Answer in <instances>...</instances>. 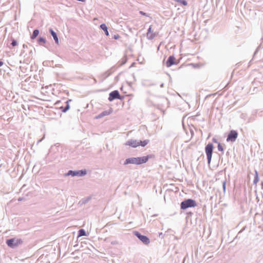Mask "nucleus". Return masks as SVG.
<instances>
[{
    "instance_id": "cd10ccee",
    "label": "nucleus",
    "mask_w": 263,
    "mask_h": 263,
    "mask_svg": "<svg viewBox=\"0 0 263 263\" xmlns=\"http://www.w3.org/2000/svg\"><path fill=\"white\" fill-rule=\"evenodd\" d=\"M212 141H213L214 143H218H218H219V142H218V140H217L216 138H213L212 139Z\"/></svg>"
},
{
    "instance_id": "473e14b6",
    "label": "nucleus",
    "mask_w": 263,
    "mask_h": 263,
    "mask_svg": "<svg viewBox=\"0 0 263 263\" xmlns=\"http://www.w3.org/2000/svg\"><path fill=\"white\" fill-rule=\"evenodd\" d=\"M161 236V238H163V234H162V233H160L159 234V236Z\"/></svg>"
},
{
    "instance_id": "412c9836",
    "label": "nucleus",
    "mask_w": 263,
    "mask_h": 263,
    "mask_svg": "<svg viewBox=\"0 0 263 263\" xmlns=\"http://www.w3.org/2000/svg\"><path fill=\"white\" fill-rule=\"evenodd\" d=\"M258 180H259V178H258V174H257V171H255V176L254 177L253 183L254 184H255L258 181Z\"/></svg>"
},
{
    "instance_id": "7c9ffc66",
    "label": "nucleus",
    "mask_w": 263,
    "mask_h": 263,
    "mask_svg": "<svg viewBox=\"0 0 263 263\" xmlns=\"http://www.w3.org/2000/svg\"><path fill=\"white\" fill-rule=\"evenodd\" d=\"M60 146V144L59 143H56L54 146H55L56 147H58Z\"/></svg>"
},
{
    "instance_id": "a211bd4d",
    "label": "nucleus",
    "mask_w": 263,
    "mask_h": 263,
    "mask_svg": "<svg viewBox=\"0 0 263 263\" xmlns=\"http://www.w3.org/2000/svg\"><path fill=\"white\" fill-rule=\"evenodd\" d=\"M39 34V30L37 29H34L33 31L32 35H31V40L35 39L37 36Z\"/></svg>"
},
{
    "instance_id": "2f4dec72",
    "label": "nucleus",
    "mask_w": 263,
    "mask_h": 263,
    "mask_svg": "<svg viewBox=\"0 0 263 263\" xmlns=\"http://www.w3.org/2000/svg\"><path fill=\"white\" fill-rule=\"evenodd\" d=\"M126 63V60L122 61V63L121 64V65H123Z\"/></svg>"
},
{
    "instance_id": "0eeeda50",
    "label": "nucleus",
    "mask_w": 263,
    "mask_h": 263,
    "mask_svg": "<svg viewBox=\"0 0 263 263\" xmlns=\"http://www.w3.org/2000/svg\"><path fill=\"white\" fill-rule=\"evenodd\" d=\"M122 99L123 97H121V95L117 90H114L109 94L108 100L110 102L115 99L122 100Z\"/></svg>"
},
{
    "instance_id": "39448f33",
    "label": "nucleus",
    "mask_w": 263,
    "mask_h": 263,
    "mask_svg": "<svg viewBox=\"0 0 263 263\" xmlns=\"http://www.w3.org/2000/svg\"><path fill=\"white\" fill-rule=\"evenodd\" d=\"M134 235L144 244L148 245L150 242L149 239L146 236L142 235L138 231H135L134 232Z\"/></svg>"
},
{
    "instance_id": "f03ea898",
    "label": "nucleus",
    "mask_w": 263,
    "mask_h": 263,
    "mask_svg": "<svg viewBox=\"0 0 263 263\" xmlns=\"http://www.w3.org/2000/svg\"><path fill=\"white\" fill-rule=\"evenodd\" d=\"M22 243L23 240L21 239L15 238L8 239L6 240V244L8 247L11 248H15Z\"/></svg>"
},
{
    "instance_id": "f8f14e48",
    "label": "nucleus",
    "mask_w": 263,
    "mask_h": 263,
    "mask_svg": "<svg viewBox=\"0 0 263 263\" xmlns=\"http://www.w3.org/2000/svg\"><path fill=\"white\" fill-rule=\"evenodd\" d=\"M137 157H132L126 159L124 162V165H126L128 164H136Z\"/></svg>"
},
{
    "instance_id": "bb28decb",
    "label": "nucleus",
    "mask_w": 263,
    "mask_h": 263,
    "mask_svg": "<svg viewBox=\"0 0 263 263\" xmlns=\"http://www.w3.org/2000/svg\"><path fill=\"white\" fill-rule=\"evenodd\" d=\"M139 13L142 15L148 16L147 14L142 11H140Z\"/></svg>"
},
{
    "instance_id": "20e7f679",
    "label": "nucleus",
    "mask_w": 263,
    "mask_h": 263,
    "mask_svg": "<svg viewBox=\"0 0 263 263\" xmlns=\"http://www.w3.org/2000/svg\"><path fill=\"white\" fill-rule=\"evenodd\" d=\"M86 174H87V171L86 170H79V171L69 170L64 175L65 176H71L72 177H74V176L82 177V176H84L85 175H86Z\"/></svg>"
},
{
    "instance_id": "1a4fd4ad",
    "label": "nucleus",
    "mask_w": 263,
    "mask_h": 263,
    "mask_svg": "<svg viewBox=\"0 0 263 263\" xmlns=\"http://www.w3.org/2000/svg\"><path fill=\"white\" fill-rule=\"evenodd\" d=\"M176 59L174 55H170L166 61V66L167 67H170L173 65H177Z\"/></svg>"
},
{
    "instance_id": "ddd939ff",
    "label": "nucleus",
    "mask_w": 263,
    "mask_h": 263,
    "mask_svg": "<svg viewBox=\"0 0 263 263\" xmlns=\"http://www.w3.org/2000/svg\"><path fill=\"white\" fill-rule=\"evenodd\" d=\"M156 35L155 33L152 31V26H150L146 33V36L148 40H153Z\"/></svg>"
},
{
    "instance_id": "2eb2a0df",
    "label": "nucleus",
    "mask_w": 263,
    "mask_h": 263,
    "mask_svg": "<svg viewBox=\"0 0 263 263\" xmlns=\"http://www.w3.org/2000/svg\"><path fill=\"white\" fill-rule=\"evenodd\" d=\"M100 28L104 31L105 35L107 36H109V37L110 39V35H109V32L108 31V28H107V26L106 25V24H102L100 25Z\"/></svg>"
},
{
    "instance_id": "423d86ee",
    "label": "nucleus",
    "mask_w": 263,
    "mask_h": 263,
    "mask_svg": "<svg viewBox=\"0 0 263 263\" xmlns=\"http://www.w3.org/2000/svg\"><path fill=\"white\" fill-rule=\"evenodd\" d=\"M238 137V133L236 130H231L229 133L227 138V142H234L236 141L237 138Z\"/></svg>"
},
{
    "instance_id": "b1692460",
    "label": "nucleus",
    "mask_w": 263,
    "mask_h": 263,
    "mask_svg": "<svg viewBox=\"0 0 263 263\" xmlns=\"http://www.w3.org/2000/svg\"><path fill=\"white\" fill-rule=\"evenodd\" d=\"M217 148H218V150L219 151H220V152L223 151V147L220 143H218Z\"/></svg>"
},
{
    "instance_id": "6ab92c4d",
    "label": "nucleus",
    "mask_w": 263,
    "mask_h": 263,
    "mask_svg": "<svg viewBox=\"0 0 263 263\" xmlns=\"http://www.w3.org/2000/svg\"><path fill=\"white\" fill-rule=\"evenodd\" d=\"M86 236H87V234H86L85 231L84 229H81L79 230L78 237Z\"/></svg>"
},
{
    "instance_id": "7ed1b4c3",
    "label": "nucleus",
    "mask_w": 263,
    "mask_h": 263,
    "mask_svg": "<svg viewBox=\"0 0 263 263\" xmlns=\"http://www.w3.org/2000/svg\"><path fill=\"white\" fill-rule=\"evenodd\" d=\"M213 151V145L211 143H208L205 147V151L207 156L208 163L210 164Z\"/></svg>"
},
{
    "instance_id": "dca6fc26",
    "label": "nucleus",
    "mask_w": 263,
    "mask_h": 263,
    "mask_svg": "<svg viewBox=\"0 0 263 263\" xmlns=\"http://www.w3.org/2000/svg\"><path fill=\"white\" fill-rule=\"evenodd\" d=\"M110 113H111L110 111H108V110L103 111L96 117V119H100L104 116H108V115H110Z\"/></svg>"
},
{
    "instance_id": "a878e982",
    "label": "nucleus",
    "mask_w": 263,
    "mask_h": 263,
    "mask_svg": "<svg viewBox=\"0 0 263 263\" xmlns=\"http://www.w3.org/2000/svg\"><path fill=\"white\" fill-rule=\"evenodd\" d=\"M119 37L120 35L118 34H114L111 36V39H114L115 40H118V39H119Z\"/></svg>"
},
{
    "instance_id": "9d476101",
    "label": "nucleus",
    "mask_w": 263,
    "mask_h": 263,
    "mask_svg": "<svg viewBox=\"0 0 263 263\" xmlns=\"http://www.w3.org/2000/svg\"><path fill=\"white\" fill-rule=\"evenodd\" d=\"M125 145L136 148L138 146V141L135 139H130L125 142Z\"/></svg>"
},
{
    "instance_id": "5701e85b",
    "label": "nucleus",
    "mask_w": 263,
    "mask_h": 263,
    "mask_svg": "<svg viewBox=\"0 0 263 263\" xmlns=\"http://www.w3.org/2000/svg\"><path fill=\"white\" fill-rule=\"evenodd\" d=\"M222 189L223 193H225L226 190V180L222 181Z\"/></svg>"
},
{
    "instance_id": "9b49d317",
    "label": "nucleus",
    "mask_w": 263,
    "mask_h": 263,
    "mask_svg": "<svg viewBox=\"0 0 263 263\" xmlns=\"http://www.w3.org/2000/svg\"><path fill=\"white\" fill-rule=\"evenodd\" d=\"M49 31L51 35L53 37V38L55 41V43L58 45L59 43V39H58V36L57 33L52 28H49Z\"/></svg>"
},
{
    "instance_id": "f704fd0d",
    "label": "nucleus",
    "mask_w": 263,
    "mask_h": 263,
    "mask_svg": "<svg viewBox=\"0 0 263 263\" xmlns=\"http://www.w3.org/2000/svg\"><path fill=\"white\" fill-rule=\"evenodd\" d=\"M18 201H21V200H22V198H19L18 199Z\"/></svg>"
},
{
    "instance_id": "6e6552de",
    "label": "nucleus",
    "mask_w": 263,
    "mask_h": 263,
    "mask_svg": "<svg viewBox=\"0 0 263 263\" xmlns=\"http://www.w3.org/2000/svg\"><path fill=\"white\" fill-rule=\"evenodd\" d=\"M152 158V155H149L146 156L137 157L136 164L140 165L147 162L149 158Z\"/></svg>"
},
{
    "instance_id": "393cba45",
    "label": "nucleus",
    "mask_w": 263,
    "mask_h": 263,
    "mask_svg": "<svg viewBox=\"0 0 263 263\" xmlns=\"http://www.w3.org/2000/svg\"><path fill=\"white\" fill-rule=\"evenodd\" d=\"M17 44V41L14 39H12V42L11 43V45L12 46H16Z\"/></svg>"
},
{
    "instance_id": "f3484780",
    "label": "nucleus",
    "mask_w": 263,
    "mask_h": 263,
    "mask_svg": "<svg viewBox=\"0 0 263 263\" xmlns=\"http://www.w3.org/2000/svg\"><path fill=\"white\" fill-rule=\"evenodd\" d=\"M149 142V140H147V139L144 140L143 141H141V140L138 141V146H141L142 147H144Z\"/></svg>"
},
{
    "instance_id": "aec40b11",
    "label": "nucleus",
    "mask_w": 263,
    "mask_h": 263,
    "mask_svg": "<svg viewBox=\"0 0 263 263\" xmlns=\"http://www.w3.org/2000/svg\"><path fill=\"white\" fill-rule=\"evenodd\" d=\"M46 40L45 38L40 36L37 39V42L39 44H41V43H45Z\"/></svg>"
},
{
    "instance_id": "72a5a7b5",
    "label": "nucleus",
    "mask_w": 263,
    "mask_h": 263,
    "mask_svg": "<svg viewBox=\"0 0 263 263\" xmlns=\"http://www.w3.org/2000/svg\"><path fill=\"white\" fill-rule=\"evenodd\" d=\"M163 86H164V84H163V83H162V84H161V85H160V87L162 88V87H163Z\"/></svg>"
},
{
    "instance_id": "4468645a",
    "label": "nucleus",
    "mask_w": 263,
    "mask_h": 263,
    "mask_svg": "<svg viewBox=\"0 0 263 263\" xmlns=\"http://www.w3.org/2000/svg\"><path fill=\"white\" fill-rule=\"evenodd\" d=\"M71 101V100L70 99H69L66 102V105L65 107H60V109L61 110V111L63 112H66L67 111H68L69 108H70V105L69 104V103Z\"/></svg>"
},
{
    "instance_id": "c9c22d12",
    "label": "nucleus",
    "mask_w": 263,
    "mask_h": 263,
    "mask_svg": "<svg viewBox=\"0 0 263 263\" xmlns=\"http://www.w3.org/2000/svg\"><path fill=\"white\" fill-rule=\"evenodd\" d=\"M41 141H42V140H40L38 141V142H41Z\"/></svg>"
},
{
    "instance_id": "4be33fe9",
    "label": "nucleus",
    "mask_w": 263,
    "mask_h": 263,
    "mask_svg": "<svg viewBox=\"0 0 263 263\" xmlns=\"http://www.w3.org/2000/svg\"><path fill=\"white\" fill-rule=\"evenodd\" d=\"M176 2L181 3L183 6H186L187 3L185 0H175Z\"/></svg>"
},
{
    "instance_id": "f257e3e1",
    "label": "nucleus",
    "mask_w": 263,
    "mask_h": 263,
    "mask_svg": "<svg viewBox=\"0 0 263 263\" xmlns=\"http://www.w3.org/2000/svg\"><path fill=\"white\" fill-rule=\"evenodd\" d=\"M197 206L196 201L192 199H187L182 201L180 203L181 210H186L189 208H194Z\"/></svg>"
},
{
    "instance_id": "c85d7f7f",
    "label": "nucleus",
    "mask_w": 263,
    "mask_h": 263,
    "mask_svg": "<svg viewBox=\"0 0 263 263\" xmlns=\"http://www.w3.org/2000/svg\"><path fill=\"white\" fill-rule=\"evenodd\" d=\"M259 47H258L256 49L255 51L254 52V56H255V54L258 52V50H259Z\"/></svg>"
},
{
    "instance_id": "c756f323",
    "label": "nucleus",
    "mask_w": 263,
    "mask_h": 263,
    "mask_svg": "<svg viewBox=\"0 0 263 263\" xmlns=\"http://www.w3.org/2000/svg\"><path fill=\"white\" fill-rule=\"evenodd\" d=\"M4 65V62L0 60V67H2Z\"/></svg>"
}]
</instances>
